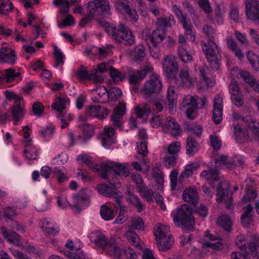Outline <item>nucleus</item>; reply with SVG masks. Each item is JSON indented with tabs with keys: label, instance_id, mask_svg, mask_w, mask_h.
<instances>
[{
	"label": "nucleus",
	"instance_id": "1",
	"mask_svg": "<svg viewBox=\"0 0 259 259\" xmlns=\"http://www.w3.org/2000/svg\"><path fill=\"white\" fill-rule=\"evenodd\" d=\"M98 24L101 26L106 32L117 43H121L123 41L125 45H132L134 41L133 36L130 29L124 24L121 23L118 26L102 20H98Z\"/></svg>",
	"mask_w": 259,
	"mask_h": 259
},
{
	"label": "nucleus",
	"instance_id": "2",
	"mask_svg": "<svg viewBox=\"0 0 259 259\" xmlns=\"http://www.w3.org/2000/svg\"><path fill=\"white\" fill-rule=\"evenodd\" d=\"M193 210L189 205L184 204L177 209L174 217L175 224L187 232L193 231L195 225V219L193 215Z\"/></svg>",
	"mask_w": 259,
	"mask_h": 259
},
{
	"label": "nucleus",
	"instance_id": "3",
	"mask_svg": "<svg viewBox=\"0 0 259 259\" xmlns=\"http://www.w3.org/2000/svg\"><path fill=\"white\" fill-rule=\"evenodd\" d=\"M169 232V227L163 225H160L155 229V240L160 251L164 252L169 250L173 244L174 238Z\"/></svg>",
	"mask_w": 259,
	"mask_h": 259
},
{
	"label": "nucleus",
	"instance_id": "4",
	"mask_svg": "<svg viewBox=\"0 0 259 259\" xmlns=\"http://www.w3.org/2000/svg\"><path fill=\"white\" fill-rule=\"evenodd\" d=\"M205 97L199 98L197 96L195 98L191 95H188L185 97L183 101V104L184 107L186 108V113L187 117L193 120L197 116L198 109H201L204 107L205 103L206 102Z\"/></svg>",
	"mask_w": 259,
	"mask_h": 259
},
{
	"label": "nucleus",
	"instance_id": "5",
	"mask_svg": "<svg viewBox=\"0 0 259 259\" xmlns=\"http://www.w3.org/2000/svg\"><path fill=\"white\" fill-rule=\"evenodd\" d=\"M162 89V83L160 77L153 76L145 82L142 94L147 101H154L156 99V95L161 92Z\"/></svg>",
	"mask_w": 259,
	"mask_h": 259
},
{
	"label": "nucleus",
	"instance_id": "6",
	"mask_svg": "<svg viewBox=\"0 0 259 259\" xmlns=\"http://www.w3.org/2000/svg\"><path fill=\"white\" fill-rule=\"evenodd\" d=\"M201 45L206 47L205 49H203V51L204 52L206 58L209 62L210 67L214 70H218L219 69L221 63L220 62L219 56V52L215 49L217 48V45L211 40H208L207 41V45L205 42L201 41Z\"/></svg>",
	"mask_w": 259,
	"mask_h": 259
},
{
	"label": "nucleus",
	"instance_id": "7",
	"mask_svg": "<svg viewBox=\"0 0 259 259\" xmlns=\"http://www.w3.org/2000/svg\"><path fill=\"white\" fill-rule=\"evenodd\" d=\"M164 74L168 80L172 81L178 74L179 67L177 61L173 56L167 55L162 61Z\"/></svg>",
	"mask_w": 259,
	"mask_h": 259
},
{
	"label": "nucleus",
	"instance_id": "8",
	"mask_svg": "<svg viewBox=\"0 0 259 259\" xmlns=\"http://www.w3.org/2000/svg\"><path fill=\"white\" fill-rule=\"evenodd\" d=\"M230 190V187L226 182H221L217 188V201L220 203L223 201L226 203V208L231 209L232 206V202L233 201L232 196H229V193Z\"/></svg>",
	"mask_w": 259,
	"mask_h": 259
},
{
	"label": "nucleus",
	"instance_id": "9",
	"mask_svg": "<svg viewBox=\"0 0 259 259\" xmlns=\"http://www.w3.org/2000/svg\"><path fill=\"white\" fill-rule=\"evenodd\" d=\"M78 78L81 80H91L95 83L102 82L104 81V78L101 74L97 73L96 68L93 69L90 73L85 69L83 65H81L76 72Z\"/></svg>",
	"mask_w": 259,
	"mask_h": 259
},
{
	"label": "nucleus",
	"instance_id": "10",
	"mask_svg": "<svg viewBox=\"0 0 259 259\" xmlns=\"http://www.w3.org/2000/svg\"><path fill=\"white\" fill-rule=\"evenodd\" d=\"M246 14L247 18L254 22L259 24V1L257 0H248L246 3Z\"/></svg>",
	"mask_w": 259,
	"mask_h": 259
},
{
	"label": "nucleus",
	"instance_id": "11",
	"mask_svg": "<svg viewBox=\"0 0 259 259\" xmlns=\"http://www.w3.org/2000/svg\"><path fill=\"white\" fill-rule=\"evenodd\" d=\"M98 191L105 197H114L115 201L117 199H120L123 196L121 192L118 190L113 186H109L107 184H101L98 185Z\"/></svg>",
	"mask_w": 259,
	"mask_h": 259
},
{
	"label": "nucleus",
	"instance_id": "12",
	"mask_svg": "<svg viewBox=\"0 0 259 259\" xmlns=\"http://www.w3.org/2000/svg\"><path fill=\"white\" fill-rule=\"evenodd\" d=\"M172 81L179 86L189 87L192 83L187 68H181L178 75H176Z\"/></svg>",
	"mask_w": 259,
	"mask_h": 259
},
{
	"label": "nucleus",
	"instance_id": "13",
	"mask_svg": "<svg viewBox=\"0 0 259 259\" xmlns=\"http://www.w3.org/2000/svg\"><path fill=\"white\" fill-rule=\"evenodd\" d=\"M87 9L93 8L100 15H103L104 13L108 14L109 5L108 2L106 0H94V2L90 1L87 4Z\"/></svg>",
	"mask_w": 259,
	"mask_h": 259
},
{
	"label": "nucleus",
	"instance_id": "14",
	"mask_svg": "<svg viewBox=\"0 0 259 259\" xmlns=\"http://www.w3.org/2000/svg\"><path fill=\"white\" fill-rule=\"evenodd\" d=\"M93 242L96 246L103 249L106 252L107 248L112 247V245L115 242V241L113 239L108 240L103 234L99 233L96 235V238Z\"/></svg>",
	"mask_w": 259,
	"mask_h": 259
},
{
	"label": "nucleus",
	"instance_id": "15",
	"mask_svg": "<svg viewBox=\"0 0 259 259\" xmlns=\"http://www.w3.org/2000/svg\"><path fill=\"white\" fill-rule=\"evenodd\" d=\"M20 102L17 99L16 102H14L11 108V113L15 125L17 124L18 121L23 118L25 114L24 110L21 107Z\"/></svg>",
	"mask_w": 259,
	"mask_h": 259
},
{
	"label": "nucleus",
	"instance_id": "16",
	"mask_svg": "<svg viewBox=\"0 0 259 259\" xmlns=\"http://www.w3.org/2000/svg\"><path fill=\"white\" fill-rule=\"evenodd\" d=\"M78 127L83 134L82 141L85 143L95 134V127L92 124L87 123H80L78 125Z\"/></svg>",
	"mask_w": 259,
	"mask_h": 259
},
{
	"label": "nucleus",
	"instance_id": "17",
	"mask_svg": "<svg viewBox=\"0 0 259 259\" xmlns=\"http://www.w3.org/2000/svg\"><path fill=\"white\" fill-rule=\"evenodd\" d=\"M183 200L192 204H195L198 202V193L196 190L192 188L187 189L183 192Z\"/></svg>",
	"mask_w": 259,
	"mask_h": 259
},
{
	"label": "nucleus",
	"instance_id": "18",
	"mask_svg": "<svg viewBox=\"0 0 259 259\" xmlns=\"http://www.w3.org/2000/svg\"><path fill=\"white\" fill-rule=\"evenodd\" d=\"M109 165L110 170H112L118 176L127 177L129 175L128 168L124 164L116 162H112Z\"/></svg>",
	"mask_w": 259,
	"mask_h": 259
},
{
	"label": "nucleus",
	"instance_id": "19",
	"mask_svg": "<svg viewBox=\"0 0 259 259\" xmlns=\"http://www.w3.org/2000/svg\"><path fill=\"white\" fill-rule=\"evenodd\" d=\"M200 164L194 162L186 166L185 170L182 172L179 177V181L182 182L184 178L191 177L194 171H196L200 167Z\"/></svg>",
	"mask_w": 259,
	"mask_h": 259
},
{
	"label": "nucleus",
	"instance_id": "20",
	"mask_svg": "<svg viewBox=\"0 0 259 259\" xmlns=\"http://www.w3.org/2000/svg\"><path fill=\"white\" fill-rule=\"evenodd\" d=\"M199 144L191 136L187 139L186 153L189 156H192L198 150Z\"/></svg>",
	"mask_w": 259,
	"mask_h": 259
},
{
	"label": "nucleus",
	"instance_id": "21",
	"mask_svg": "<svg viewBox=\"0 0 259 259\" xmlns=\"http://www.w3.org/2000/svg\"><path fill=\"white\" fill-rule=\"evenodd\" d=\"M165 33V32L156 29L149 36L150 42L152 44L153 47L156 48L157 45L163 40Z\"/></svg>",
	"mask_w": 259,
	"mask_h": 259
},
{
	"label": "nucleus",
	"instance_id": "22",
	"mask_svg": "<svg viewBox=\"0 0 259 259\" xmlns=\"http://www.w3.org/2000/svg\"><path fill=\"white\" fill-rule=\"evenodd\" d=\"M2 233L5 239H7L9 242L19 245L20 241V236L15 232H9L7 231L6 227H2L1 228Z\"/></svg>",
	"mask_w": 259,
	"mask_h": 259
},
{
	"label": "nucleus",
	"instance_id": "23",
	"mask_svg": "<svg viewBox=\"0 0 259 259\" xmlns=\"http://www.w3.org/2000/svg\"><path fill=\"white\" fill-rule=\"evenodd\" d=\"M115 207L117 209L119 208L120 210L118 215L115 220L114 224H122L127 220L126 216L125 215V206L121 205L120 199H117L116 201Z\"/></svg>",
	"mask_w": 259,
	"mask_h": 259
},
{
	"label": "nucleus",
	"instance_id": "24",
	"mask_svg": "<svg viewBox=\"0 0 259 259\" xmlns=\"http://www.w3.org/2000/svg\"><path fill=\"white\" fill-rule=\"evenodd\" d=\"M146 56L145 48L142 45H139L134 48L133 53V59L138 63L142 62Z\"/></svg>",
	"mask_w": 259,
	"mask_h": 259
},
{
	"label": "nucleus",
	"instance_id": "25",
	"mask_svg": "<svg viewBox=\"0 0 259 259\" xmlns=\"http://www.w3.org/2000/svg\"><path fill=\"white\" fill-rule=\"evenodd\" d=\"M217 224L223 229L230 232L232 231V222L229 216L223 215L220 217L217 222Z\"/></svg>",
	"mask_w": 259,
	"mask_h": 259
},
{
	"label": "nucleus",
	"instance_id": "26",
	"mask_svg": "<svg viewBox=\"0 0 259 259\" xmlns=\"http://www.w3.org/2000/svg\"><path fill=\"white\" fill-rule=\"evenodd\" d=\"M91 167H92V170L94 172H100V176L102 179L105 180H108V172L110 171V167L109 164H93V166Z\"/></svg>",
	"mask_w": 259,
	"mask_h": 259
},
{
	"label": "nucleus",
	"instance_id": "27",
	"mask_svg": "<svg viewBox=\"0 0 259 259\" xmlns=\"http://www.w3.org/2000/svg\"><path fill=\"white\" fill-rule=\"evenodd\" d=\"M148 72V71L147 68L141 71H138L137 74L131 75L129 76V82L135 85L139 84L141 80L146 76Z\"/></svg>",
	"mask_w": 259,
	"mask_h": 259
},
{
	"label": "nucleus",
	"instance_id": "28",
	"mask_svg": "<svg viewBox=\"0 0 259 259\" xmlns=\"http://www.w3.org/2000/svg\"><path fill=\"white\" fill-rule=\"evenodd\" d=\"M138 188V192L148 202L153 201L154 193L152 192V190L148 189V187L144 185H139Z\"/></svg>",
	"mask_w": 259,
	"mask_h": 259
},
{
	"label": "nucleus",
	"instance_id": "29",
	"mask_svg": "<svg viewBox=\"0 0 259 259\" xmlns=\"http://www.w3.org/2000/svg\"><path fill=\"white\" fill-rule=\"evenodd\" d=\"M234 133L235 137V140L238 142H241L242 138L244 137L245 140L249 139V133L247 130H243L239 125L234 126Z\"/></svg>",
	"mask_w": 259,
	"mask_h": 259
},
{
	"label": "nucleus",
	"instance_id": "30",
	"mask_svg": "<svg viewBox=\"0 0 259 259\" xmlns=\"http://www.w3.org/2000/svg\"><path fill=\"white\" fill-rule=\"evenodd\" d=\"M151 111L150 106L147 104L137 106L135 107L134 113L138 118H142L144 115H148Z\"/></svg>",
	"mask_w": 259,
	"mask_h": 259
},
{
	"label": "nucleus",
	"instance_id": "31",
	"mask_svg": "<svg viewBox=\"0 0 259 259\" xmlns=\"http://www.w3.org/2000/svg\"><path fill=\"white\" fill-rule=\"evenodd\" d=\"M14 9L10 0H0V14L7 15Z\"/></svg>",
	"mask_w": 259,
	"mask_h": 259
},
{
	"label": "nucleus",
	"instance_id": "32",
	"mask_svg": "<svg viewBox=\"0 0 259 259\" xmlns=\"http://www.w3.org/2000/svg\"><path fill=\"white\" fill-rule=\"evenodd\" d=\"M58 100L54 102L51 106L52 109L57 110L60 114L66 108V103L67 101L60 97H57Z\"/></svg>",
	"mask_w": 259,
	"mask_h": 259
},
{
	"label": "nucleus",
	"instance_id": "33",
	"mask_svg": "<svg viewBox=\"0 0 259 259\" xmlns=\"http://www.w3.org/2000/svg\"><path fill=\"white\" fill-rule=\"evenodd\" d=\"M246 57L254 70L259 71V56L248 51L246 53Z\"/></svg>",
	"mask_w": 259,
	"mask_h": 259
},
{
	"label": "nucleus",
	"instance_id": "34",
	"mask_svg": "<svg viewBox=\"0 0 259 259\" xmlns=\"http://www.w3.org/2000/svg\"><path fill=\"white\" fill-rule=\"evenodd\" d=\"M101 218L106 221H109L114 218V212L112 209L106 205H102L100 209Z\"/></svg>",
	"mask_w": 259,
	"mask_h": 259
},
{
	"label": "nucleus",
	"instance_id": "35",
	"mask_svg": "<svg viewBox=\"0 0 259 259\" xmlns=\"http://www.w3.org/2000/svg\"><path fill=\"white\" fill-rule=\"evenodd\" d=\"M109 70L110 76L113 81H122L124 79L125 75L119 71L118 70L112 66H109Z\"/></svg>",
	"mask_w": 259,
	"mask_h": 259
},
{
	"label": "nucleus",
	"instance_id": "36",
	"mask_svg": "<svg viewBox=\"0 0 259 259\" xmlns=\"http://www.w3.org/2000/svg\"><path fill=\"white\" fill-rule=\"evenodd\" d=\"M127 199L133 205L137 208L138 211L139 212L142 211L143 209V206L140 198L137 195L132 194L129 192Z\"/></svg>",
	"mask_w": 259,
	"mask_h": 259
},
{
	"label": "nucleus",
	"instance_id": "37",
	"mask_svg": "<svg viewBox=\"0 0 259 259\" xmlns=\"http://www.w3.org/2000/svg\"><path fill=\"white\" fill-rule=\"evenodd\" d=\"M73 197L78 203L88 204L90 202L89 195L85 193L84 190H81L78 194L74 195Z\"/></svg>",
	"mask_w": 259,
	"mask_h": 259
},
{
	"label": "nucleus",
	"instance_id": "38",
	"mask_svg": "<svg viewBox=\"0 0 259 259\" xmlns=\"http://www.w3.org/2000/svg\"><path fill=\"white\" fill-rule=\"evenodd\" d=\"M112 245V247L107 248V249L106 250V252L110 256H113L117 259H119L121 256V249L116 245L115 242Z\"/></svg>",
	"mask_w": 259,
	"mask_h": 259
},
{
	"label": "nucleus",
	"instance_id": "39",
	"mask_svg": "<svg viewBox=\"0 0 259 259\" xmlns=\"http://www.w3.org/2000/svg\"><path fill=\"white\" fill-rule=\"evenodd\" d=\"M122 95L121 91L116 87H111L108 91V98L114 102L117 101Z\"/></svg>",
	"mask_w": 259,
	"mask_h": 259
},
{
	"label": "nucleus",
	"instance_id": "40",
	"mask_svg": "<svg viewBox=\"0 0 259 259\" xmlns=\"http://www.w3.org/2000/svg\"><path fill=\"white\" fill-rule=\"evenodd\" d=\"M88 14L85 15L79 22V25L80 27H83L88 23H89L94 17L96 11L93 10V8L88 9Z\"/></svg>",
	"mask_w": 259,
	"mask_h": 259
},
{
	"label": "nucleus",
	"instance_id": "41",
	"mask_svg": "<svg viewBox=\"0 0 259 259\" xmlns=\"http://www.w3.org/2000/svg\"><path fill=\"white\" fill-rule=\"evenodd\" d=\"M4 217L6 221L14 218L17 215L16 210L12 207H6L3 208Z\"/></svg>",
	"mask_w": 259,
	"mask_h": 259
},
{
	"label": "nucleus",
	"instance_id": "42",
	"mask_svg": "<svg viewBox=\"0 0 259 259\" xmlns=\"http://www.w3.org/2000/svg\"><path fill=\"white\" fill-rule=\"evenodd\" d=\"M4 75L7 82H11L20 75V72H16L15 69L11 68L6 69Z\"/></svg>",
	"mask_w": 259,
	"mask_h": 259
},
{
	"label": "nucleus",
	"instance_id": "43",
	"mask_svg": "<svg viewBox=\"0 0 259 259\" xmlns=\"http://www.w3.org/2000/svg\"><path fill=\"white\" fill-rule=\"evenodd\" d=\"M248 247L251 256L253 257H256L257 259H259V244L257 241L253 240L252 242H250L248 244Z\"/></svg>",
	"mask_w": 259,
	"mask_h": 259
},
{
	"label": "nucleus",
	"instance_id": "44",
	"mask_svg": "<svg viewBox=\"0 0 259 259\" xmlns=\"http://www.w3.org/2000/svg\"><path fill=\"white\" fill-rule=\"evenodd\" d=\"M171 26L170 22H168L166 18H159L157 20V28L162 31H166V27Z\"/></svg>",
	"mask_w": 259,
	"mask_h": 259
},
{
	"label": "nucleus",
	"instance_id": "45",
	"mask_svg": "<svg viewBox=\"0 0 259 259\" xmlns=\"http://www.w3.org/2000/svg\"><path fill=\"white\" fill-rule=\"evenodd\" d=\"M165 126L171 130L176 131V134H179L180 133V125L176 121L175 119L172 117L167 118L166 123Z\"/></svg>",
	"mask_w": 259,
	"mask_h": 259
},
{
	"label": "nucleus",
	"instance_id": "46",
	"mask_svg": "<svg viewBox=\"0 0 259 259\" xmlns=\"http://www.w3.org/2000/svg\"><path fill=\"white\" fill-rule=\"evenodd\" d=\"M179 55L182 61L185 63L191 62L192 61V56L188 52L186 49L184 48L180 49L179 50Z\"/></svg>",
	"mask_w": 259,
	"mask_h": 259
},
{
	"label": "nucleus",
	"instance_id": "47",
	"mask_svg": "<svg viewBox=\"0 0 259 259\" xmlns=\"http://www.w3.org/2000/svg\"><path fill=\"white\" fill-rule=\"evenodd\" d=\"M33 114L38 117H41L44 111V106L39 102H34L32 106Z\"/></svg>",
	"mask_w": 259,
	"mask_h": 259
},
{
	"label": "nucleus",
	"instance_id": "48",
	"mask_svg": "<svg viewBox=\"0 0 259 259\" xmlns=\"http://www.w3.org/2000/svg\"><path fill=\"white\" fill-rule=\"evenodd\" d=\"M16 60V54L15 51H12L11 54L0 57V61L3 63L14 64Z\"/></svg>",
	"mask_w": 259,
	"mask_h": 259
},
{
	"label": "nucleus",
	"instance_id": "49",
	"mask_svg": "<svg viewBox=\"0 0 259 259\" xmlns=\"http://www.w3.org/2000/svg\"><path fill=\"white\" fill-rule=\"evenodd\" d=\"M54 54L56 61V64H55V66L58 67L59 65L63 64L64 63V56L63 53L61 52L60 50L59 49L56 45L54 46Z\"/></svg>",
	"mask_w": 259,
	"mask_h": 259
},
{
	"label": "nucleus",
	"instance_id": "50",
	"mask_svg": "<svg viewBox=\"0 0 259 259\" xmlns=\"http://www.w3.org/2000/svg\"><path fill=\"white\" fill-rule=\"evenodd\" d=\"M223 108L217 107L213 108L212 118L215 123L218 124L222 120Z\"/></svg>",
	"mask_w": 259,
	"mask_h": 259
},
{
	"label": "nucleus",
	"instance_id": "51",
	"mask_svg": "<svg viewBox=\"0 0 259 259\" xmlns=\"http://www.w3.org/2000/svg\"><path fill=\"white\" fill-rule=\"evenodd\" d=\"M126 112V105L125 103L119 102L118 105L115 108L114 110V115L123 117L125 114Z\"/></svg>",
	"mask_w": 259,
	"mask_h": 259
},
{
	"label": "nucleus",
	"instance_id": "52",
	"mask_svg": "<svg viewBox=\"0 0 259 259\" xmlns=\"http://www.w3.org/2000/svg\"><path fill=\"white\" fill-rule=\"evenodd\" d=\"M96 91L97 92V94L99 98H98L97 100H94L95 102L104 103L105 101L102 100V98L105 97L108 99V91L106 88L104 87H100V88H97Z\"/></svg>",
	"mask_w": 259,
	"mask_h": 259
},
{
	"label": "nucleus",
	"instance_id": "53",
	"mask_svg": "<svg viewBox=\"0 0 259 259\" xmlns=\"http://www.w3.org/2000/svg\"><path fill=\"white\" fill-rule=\"evenodd\" d=\"M75 23V20L73 17L71 15H67L62 23H59L58 26L59 28L73 25Z\"/></svg>",
	"mask_w": 259,
	"mask_h": 259
},
{
	"label": "nucleus",
	"instance_id": "54",
	"mask_svg": "<svg viewBox=\"0 0 259 259\" xmlns=\"http://www.w3.org/2000/svg\"><path fill=\"white\" fill-rule=\"evenodd\" d=\"M126 237L129 242H131L135 245L139 243L140 238L138 235L133 231H128L126 233Z\"/></svg>",
	"mask_w": 259,
	"mask_h": 259
},
{
	"label": "nucleus",
	"instance_id": "55",
	"mask_svg": "<svg viewBox=\"0 0 259 259\" xmlns=\"http://www.w3.org/2000/svg\"><path fill=\"white\" fill-rule=\"evenodd\" d=\"M231 259H249V254L246 250L232 252L230 255Z\"/></svg>",
	"mask_w": 259,
	"mask_h": 259
},
{
	"label": "nucleus",
	"instance_id": "56",
	"mask_svg": "<svg viewBox=\"0 0 259 259\" xmlns=\"http://www.w3.org/2000/svg\"><path fill=\"white\" fill-rule=\"evenodd\" d=\"M231 99L234 104L238 107H241L243 104L244 101L242 92H238L232 95Z\"/></svg>",
	"mask_w": 259,
	"mask_h": 259
},
{
	"label": "nucleus",
	"instance_id": "57",
	"mask_svg": "<svg viewBox=\"0 0 259 259\" xmlns=\"http://www.w3.org/2000/svg\"><path fill=\"white\" fill-rule=\"evenodd\" d=\"M6 222L8 224V225L12 228L15 229L18 231H20L21 233L25 232L24 227L18 221L14 220V219L8 220V221Z\"/></svg>",
	"mask_w": 259,
	"mask_h": 259
},
{
	"label": "nucleus",
	"instance_id": "58",
	"mask_svg": "<svg viewBox=\"0 0 259 259\" xmlns=\"http://www.w3.org/2000/svg\"><path fill=\"white\" fill-rule=\"evenodd\" d=\"M130 227L135 229L143 230L144 229V223L141 218L133 220Z\"/></svg>",
	"mask_w": 259,
	"mask_h": 259
},
{
	"label": "nucleus",
	"instance_id": "59",
	"mask_svg": "<svg viewBox=\"0 0 259 259\" xmlns=\"http://www.w3.org/2000/svg\"><path fill=\"white\" fill-rule=\"evenodd\" d=\"M245 193V195L241 199V201L244 202H250L254 199L257 196V193L254 189L248 192L246 191V192Z\"/></svg>",
	"mask_w": 259,
	"mask_h": 259
},
{
	"label": "nucleus",
	"instance_id": "60",
	"mask_svg": "<svg viewBox=\"0 0 259 259\" xmlns=\"http://www.w3.org/2000/svg\"><path fill=\"white\" fill-rule=\"evenodd\" d=\"M138 152L143 156H146L148 152L147 149V144L145 141H142L137 143Z\"/></svg>",
	"mask_w": 259,
	"mask_h": 259
},
{
	"label": "nucleus",
	"instance_id": "61",
	"mask_svg": "<svg viewBox=\"0 0 259 259\" xmlns=\"http://www.w3.org/2000/svg\"><path fill=\"white\" fill-rule=\"evenodd\" d=\"M180 142L178 141L172 142L168 146L167 151L171 155L177 153L180 150Z\"/></svg>",
	"mask_w": 259,
	"mask_h": 259
},
{
	"label": "nucleus",
	"instance_id": "62",
	"mask_svg": "<svg viewBox=\"0 0 259 259\" xmlns=\"http://www.w3.org/2000/svg\"><path fill=\"white\" fill-rule=\"evenodd\" d=\"M101 109L98 106H91L86 111L85 114L87 116L96 117L98 118L99 111Z\"/></svg>",
	"mask_w": 259,
	"mask_h": 259
},
{
	"label": "nucleus",
	"instance_id": "63",
	"mask_svg": "<svg viewBox=\"0 0 259 259\" xmlns=\"http://www.w3.org/2000/svg\"><path fill=\"white\" fill-rule=\"evenodd\" d=\"M246 242L245 237L243 235H239L236 238V245L241 249V251L246 250Z\"/></svg>",
	"mask_w": 259,
	"mask_h": 259
},
{
	"label": "nucleus",
	"instance_id": "64",
	"mask_svg": "<svg viewBox=\"0 0 259 259\" xmlns=\"http://www.w3.org/2000/svg\"><path fill=\"white\" fill-rule=\"evenodd\" d=\"M78 161L81 160L89 167H91L93 165V162L92 158L87 154H80L78 156L77 159Z\"/></svg>",
	"mask_w": 259,
	"mask_h": 259
}]
</instances>
